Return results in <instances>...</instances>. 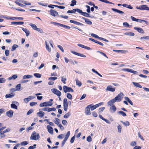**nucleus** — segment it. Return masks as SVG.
I'll use <instances>...</instances> for the list:
<instances>
[{
    "instance_id": "1",
    "label": "nucleus",
    "mask_w": 149,
    "mask_h": 149,
    "mask_svg": "<svg viewBox=\"0 0 149 149\" xmlns=\"http://www.w3.org/2000/svg\"><path fill=\"white\" fill-rule=\"evenodd\" d=\"M121 100V99H119L117 96H116L114 98L109 101L107 102V104L109 106H111L116 102H119Z\"/></svg>"
},
{
    "instance_id": "2",
    "label": "nucleus",
    "mask_w": 149,
    "mask_h": 149,
    "mask_svg": "<svg viewBox=\"0 0 149 149\" xmlns=\"http://www.w3.org/2000/svg\"><path fill=\"white\" fill-rule=\"evenodd\" d=\"M40 138L39 134L38 133L36 134V132L34 131L33 132L31 137L30 139L31 140H38Z\"/></svg>"
},
{
    "instance_id": "3",
    "label": "nucleus",
    "mask_w": 149,
    "mask_h": 149,
    "mask_svg": "<svg viewBox=\"0 0 149 149\" xmlns=\"http://www.w3.org/2000/svg\"><path fill=\"white\" fill-rule=\"evenodd\" d=\"M53 104V103L50 102H45L43 103H41L39 106L40 107H49L52 106Z\"/></svg>"
},
{
    "instance_id": "4",
    "label": "nucleus",
    "mask_w": 149,
    "mask_h": 149,
    "mask_svg": "<svg viewBox=\"0 0 149 149\" xmlns=\"http://www.w3.org/2000/svg\"><path fill=\"white\" fill-rule=\"evenodd\" d=\"M51 24H54L55 25H57L58 26H60L61 27H63L66 29H70V26L63 24H61L53 22H51Z\"/></svg>"
},
{
    "instance_id": "5",
    "label": "nucleus",
    "mask_w": 149,
    "mask_h": 149,
    "mask_svg": "<svg viewBox=\"0 0 149 149\" xmlns=\"http://www.w3.org/2000/svg\"><path fill=\"white\" fill-rule=\"evenodd\" d=\"M63 90L64 92L66 93L68 92H74L73 90L71 87H67L66 86H64L63 87Z\"/></svg>"
},
{
    "instance_id": "6",
    "label": "nucleus",
    "mask_w": 149,
    "mask_h": 149,
    "mask_svg": "<svg viewBox=\"0 0 149 149\" xmlns=\"http://www.w3.org/2000/svg\"><path fill=\"white\" fill-rule=\"evenodd\" d=\"M63 109L65 111H67L68 108V102L66 98H64L63 100Z\"/></svg>"
},
{
    "instance_id": "7",
    "label": "nucleus",
    "mask_w": 149,
    "mask_h": 149,
    "mask_svg": "<svg viewBox=\"0 0 149 149\" xmlns=\"http://www.w3.org/2000/svg\"><path fill=\"white\" fill-rule=\"evenodd\" d=\"M52 91L54 94L60 97L61 95V92L56 88H52L51 89Z\"/></svg>"
},
{
    "instance_id": "8",
    "label": "nucleus",
    "mask_w": 149,
    "mask_h": 149,
    "mask_svg": "<svg viewBox=\"0 0 149 149\" xmlns=\"http://www.w3.org/2000/svg\"><path fill=\"white\" fill-rule=\"evenodd\" d=\"M91 106V105H88L85 108V113L87 115H90L91 114L90 111V106Z\"/></svg>"
},
{
    "instance_id": "9",
    "label": "nucleus",
    "mask_w": 149,
    "mask_h": 149,
    "mask_svg": "<svg viewBox=\"0 0 149 149\" xmlns=\"http://www.w3.org/2000/svg\"><path fill=\"white\" fill-rule=\"evenodd\" d=\"M106 90L111 92H113L115 90V87H113V86L111 85H109L107 86Z\"/></svg>"
},
{
    "instance_id": "10",
    "label": "nucleus",
    "mask_w": 149,
    "mask_h": 149,
    "mask_svg": "<svg viewBox=\"0 0 149 149\" xmlns=\"http://www.w3.org/2000/svg\"><path fill=\"white\" fill-rule=\"evenodd\" d=\"M71 52L73 54L79 56H80L83 58H85L86 57V56L85 55L80 53L74 51H72Z\"/></svg>"
},
{
    "instance_id": "11",
    "label": "nucleus",
    "mask_w": 149,
    "mask_h": 149,
    "mask_svg": "<svg viewBox=\"0 0 149 149\" xmlns=\"http://www.w3.org/2000/svg\"><path fill=\"white\" fill-rule=\"evenodd\" d=\"M50 14L54 17H55L56 15H58V12L54 10L51 9L50 10Z\"/></svg>"
},
{
    "instance_id": "12",
    "label": "nucleus",
    "mask_w": 149,
    "mask_h": 149,
    "mask_svg": "<svg viewBox=\"0 0 149 149\" xmlns=\"http://www.w3.org/2000/svg\"><path fill=\"white\" fill-rule=\"evenodd\" d=\"M47 128L48 132L51 134H53V129L52 127L49 125H48L47 126Z\"/></svg>"
},
{
    "instance_id": "13",
    "label": "nucleus",
    "mask_w": 149,
    "mask_h": 149,
    "mask_svg": "<svg viewBox=\"0 0 149 149\" xmlns=\"http://www.w3.org/2000/svg\"><path fill=\"white\" fill-rule=\"evenodd\" d=\"M116 110V108L115 106L114 105L111 107L110 108V111L111 113H114Z\"/></svg>"
},
{
    "instance_id": "14",
    "label": "nucleus",
    "mask_w": 149,
    "mask_h": 149,
    "mask_svg": "<svg viewBox=\"0 0 149 149\" xmlns=\"http://www.w3.org/2000/svg\"><path fill=\"white\" fill-rule=\"evenodd\" d=\"M134 29L137 31L139 32L140 33H144V32L143 30L141 28H138L136 27H134Z\"/></svg>"
},
{
    "instance_id": "15",
    "label": "nucleus",
    "mask_w": 149,
    "mask_h": 149,
    "mask_svg": "<svg viewBox=\"0 0 149 149\" xmlns=\"http://www.w3.org/2000/svg\"><path fill=\"white\" fill-rule=\"evenodd\" d=\"M77 45L79 47L85 49L87 50H89L91 49L89 47L85 46L84 45L81 44H77Z\"/></svg>"
},
{
    "instance_id": "16",
    "label": "nucleus",
    "mask_w": 149,
    "mask_h": 149,
    "mask_svg": "<svg viewBox=\"0 0 149 149\" xmlns=\"http://www.w3.org/2000/svg\"><path fill=\"white\" fill-rule=\"evenodd\" d=\"M70 22L71 23H72L77 25H80L81 26H83L84 25L83 24L79 22L75 21L74 20H70Z\"/></svg>"
},
{
    "instance_id": "17",
    "label": "nucleus",
    "mask_w": 149,
    "mask_h": 149,
    "mask_svg": "<svg viewBox=\"0 0 149 149\" xmlns=\"http://www.w3.org/2000/svg\"><path fill=\"white\" fill-rule=\"evenodd\" d=\"M82 18L84 20L85 22L88 24L91 25L92 24V22L89 19L82 17Z\"/></svg>"
},
{
    "instance_id": "18",
    "label": "nucleus",
    "mask_w": 149,
    "mask_h": 149,
    "mask_svg": "<svg viewBox=\"0 0 149 149\" xmlns=\"http://www.w3.org/2000/svg\"><path fill=\"white\" fill-rule=\"evenodd\" d=\"M111 10L114 12H117L118 13L120 14H122L124 13L123 12L115 8H112Z\"/></svg>"
},
{
    "instance_id": "19",
    "label": "nucleus",
    "mask_w": 149,
    "mask_h": 149,
    "mask_svg": "<svg viewBox=\"0 0 149 149\" xmlns=\"http://www.w3.org/2000/svg\"><path fill=\"white\" fill-rule=\"evenodd\" d=\"M37 114L39 117L42 118L44 116L45 113L42 111H40L39 112H38Z\"/></svg>"
},
{
    "instance_id": "20",
    "label": "nucleus",
    "mask_w": 149,
    "mask_h": 149,
    "mask_svg": "<svg viewBox=\"0 0 149 149\" xmlns=\"http://www.w3.org/2000/svg\"><path fill=\"white\" fill-rule=\"evenodd\" d=\"M22 30L26 33V36H28L30 34V32L28 30L22 27Z\"/></svg>"
},
{
    "instance_id": "21",
    "label": "nucleus",
    "mask_w": 149,
    "mask_h": 149,
    "mask_svg": "<svg viewBox=\"0 0 149 149\" xmlns=\"http://www.w3.org/2000/svg\"><path fill=\"white\" fill-rule=\"evenodd\" d=\"M141 10H149V7L146 5H142L141 6Z\"/></svg>"
},
{
    "instance_id": "22",
    "label": "nucleus",
    "mask_w": 149,
    "mask_h": 149,
    "mask_svg": "<svg viewBox=\"0 0 149 149\" xmlns=\"http://www.w3.org/2000/svg\"><path fill=\"white\" fill-rule=\"evenodd\" d=\"M132 83L135 87H136L139 88H141L142 87V86L138 83L132 82Z\"/></svg>"
},
{
    "instance_id": "23",
    "label": "nucleus",
    "mask_w": 149,
    "mask_h": 149,
    "mask_svg": "<svg viewBox=\"0 0 149 149\" xmlns=\"http://www.w3.org/2000/svg\"><path fill=\"white\" fill-rule=\"evenodd\" d=\"M120 122L123 125L126 126H128L130 125V123L128 121H126L125 122H123L122 121H120Z\"/></svg>"
},
{
    "instance_id": "24",
    "label": "nucleus",
    "mask_w": 149,
    "mask_h": 149,
    "mask_svg": "<svg viewBox=\"0 0 149 149\" xmlns=\"http://www.w3.org/2000/svg\"><path fill=\"white\" fill-rule=\"evenodd\" d=\"M123 7L128 8L129 9H132L133 8L130 5H127L126 4H123L122 5Z\"/></svg>"
},
{
    "instance_id": "25",
    "label": "nucleus",
    "mask_w": 149,
    "mask_h": 149,
    "mask_svg": "<svg viewBox=\"0 0 149 149\" xmlns=\"http://www.w3.org/2000/svg\"><path fill=\"white\" fill-rule=\"evenodd\" d=\"M45 45H46V49L48 51L50 52H51V48H50L49 47V45L47 43V42L46 41L45 42Z\"/></svg>"
},
{
    "instance_id": "26",
    "label": "nucleus",
    "mask_w": 149,
    "mask_h": 149,
    "mask_svg": "<svg viewBox=\"0 0 149 149\" xmlns=\"http://www.w3.org/2000/svg\"><path fill=\"white\" fill-rule=\"evenodd\" d=\"M19 105H17L15 104H11L10 105V106L11 108L17 109H18L17 106H19Z\"/></svg>"
},
{
    "instance_id": "27",
    "label": "nucleus",
    "mask_w": 149,
    "mask_h": 149,
    "mask_svg": "<svg viewBox=\"0 0 149 149\" xmlns=\"http://www.w3.org/2000/svg\"><path fill=\"white\" fill-rule=\"evenodd\" d=\"M118 114H120L122 115L123 116L125 117L126 116H127L126 114L123 111H118L117 112Z\"/></svg>"
},
{
    "instance_id": "28",
    "label": "nucleus",
    "mask_w": 149,
    "mask_h": 149,
    "mask_svg": "<svg viewBox=\"0 0 149 149\" xmlns=\"http://www.w3.org/2000/svg\"><path fill=\"white\" fill-rule=\"evenodd\" d=\"M124 35H128L129 36H134L135 34L134 33L131 32H126L124 33Z\"/></svg>"
},
{
    "instance_id": "29",
    "label": "nucleus",
    "mask_w": 149,
    "mask_h": 149,
    "mask_svg": "<svg viewBox=\"0 0 149 149\" xmlns=\"http://www.w3.org/2000/svg\"><path fill=\"white\" fill-rule=\"evenodd\" d=\"M33 77L32 75L28 74L27 75H24L23 76V79H29L30 78H32Z\"/></svg>"
},
{
    "instance_id": "30",
    "label": "nucleus",
    "mask_w": 149,
    "mask_h": 149,
    "mask_svg": "<svg viewBox=\"0 0 149 149\" xmlns=\"http://www.w3.org/2000/svg\"><path fill=\"white\" fill-rule=\"evenodd\" d=\"M125 99L131 105H133V102H132L130 100L129 98L127 97H125Z\"/></svg>"
},
{
    "instance_id": "31",
    "label": "nucleus",
    "mask_w": 149,
    "mask_h": 149,
    "mask_svg": "<svg viewBox=\"0 0 149 149\" xmlns=\"http://www.w3.org/2000/svg\"><path fill=\"white\" fill-rule=\"evenodd\" d=\"M118 131L119 133H120L121 132L122 127L119 124L117 126Z\"/></svg>"
},
{
    "instance_id": "32",
    "label": "nucleus",
    "mask_w": 149,
    "mask_h": 149,
    "mask_svg": "<svg viewBox=\"0 0 149 149\" xmlns=\"http://www.w3.org/2000/svg\"><path fill=\"white\" fill-rule=\"evenodd\" d=\"M29 25H30L32 27V28L34 30H36V29L37 28L36 25L35 24L31 23L29 24Z\"/></svg>"
},
{
    "instance_id": "33",
    "label": "nucleus",
    "mask_w": 149,
    "mask_h": 149,
    "mask_svg": "<svg viewBox=\"0 0 149 149\" xmlns=\"http://www.w3.org/2000/svg\"><path fill=\"white\" fill-rule=\"evenodd\" d=\"M42 94L41 93H38L36 94V95L37 96V98L38 100H41L42 98H43V97L42 96H37L38 95H41Z\"/></svg>"
},
{
    "instance_id": "34",
    "label": "nucleus",
    "mask_w": 149,
    "mask_h": 149,
    "mask_svg": "<svg viewBox=\"0 0 149 149\" xmlns=\"http://www.w3.org/2000/svg\"><path fill=\"white\" fill-rule=\"evenodd\" d=\"M77 85L80 87L81 85V81H79L78 79H76L75 80Z\"/></svg>"
},
{
    "instance_id": "35",
    "label": "nucleus",
    "mask_w": 149,
    "mask_h": 149,
    "mask_svg": "<svg viewBox=\"0 0 149 149\" xmlns=\"http://www.w3.org/2000/svg\"><path fill=\"white\" fill-rule=\"evenodd\" d=\"M18 47V46L17 45L14 44V45L11 49V51H14L15 50L16 48Z\"/></svg>"
},
{
    "instance_id": "36",
    "label": "nucleus",
    "mask_w": 149,
    "mask_h": 149,
    "mask_svg": "<svg viewBox=\"0 0 149 149\" xmlns=\"http://www.w3.org/2000/svg\"><path fill=\"white\" fill-rule=\"evenodd\" d=\"M124 96V94L122 93H120L118 94V95L117 96L119 98V99H121L123 97V96Z\"/></svg>"
},
{
    "instance_id": "37",
    "label": "nucleus",
    "mask_w": 149,
    "mask_h": 149,
    "mask_svg": "<svg viewBox=\"0 0 149 149\" xmlns=\"http://www.w3.org/2000/svg\"><path fill=\"white\" fill-rule=\"evenodd\" d=\"M70 131H68L67 133L65 135V138H64V139L65 140H67L68 138L69 137V136L70 135Z\"/></svg>"
},
{
    "instance_id": "38",
    "label": "nucleus",
    "mask_w": 149,
    "mask_h": 149,
    "mask_svg": "<svg viewBox=\"0 0 149 149\" xmlns=\"http://www.w3.org/2000/svg\"><path fill=\"white\" fill-rule=\"evenodd\" d=\"M15 3L17 4L18 6H20L23 7H26V6L25 5L19 3L18 2L15 1Z\"/></svg>"
},
{
    "instance_id": "39",
    "label": "nucleus",
    "mask_w": 149,
    "mask_h": 149,
    "mask_svg": "<svg viewBox=\"0 0 149 149\" xmlns=\"http://www.w3.org/2000/svg\"><path fill=\"white\" fill-rule=\"evenodd\" d=\"M81 15L84 16L85 17H90L89 16V14L87 13L86 12H83L82 14H81Z\"/></svg>"
},
{
    "instance_id": "40",
    "label": "nucleus",
    "mask_w": 149,
    "mask_h": 149,
    "mask_svg": "<svg viewBox=\"0 0 149 149\" xmlns=\"http://www.w3.org/2000/svg\"><path fill=\"white\" fill-rule=\"evenodd\" d=\"M29 143V142L27 141H23L20 143V144L22 146H25Z\"/></svg>"
},
{
    "instance_id": "41",
    "label": "nucleus",
    "mask_w": 149,
    "mask_h": 149,
    "mask_svg": "<svg viewBox=\"0 0 149 149\" xmlns=\"http://www.w3.org/2000/svg\"><path fill=\"white\" fill-rule=\"evenodd\" d=\"M76 12V10L75 9H74L72 10H68L67 13H74Z\"/></svg>"
},
{
    "instance_id": "42",
    "label": "nucleus",
    "mask_w": 149,
    "mask_h": 149,
    "mask_svg": "<svg viewBox=\"0 0 149 149\" xmlns=\"http://www.w3.org/2000/svg\"><path fill=\"white\" fill-rule=\"evenodd\" d=\"M71 115V113L70 112L66 113L63 116L65 118H69Z\"/></svg>"
},
{
    "instance_id": "43",
    "label": "nucleus",
    "mask_w": 149,
    "mask_h": 149,
    "mask_svg": "<svg viewBox=\"0 0 149 149\" xmlns=\"http://www.w3.org/2000/svg\"><path fill=\"white\" fill-rule=\"evenodd\" d=\"M123 25L125 26L126 27H131V25H129L128 23L127 22H125L123 23Z\"/></svg>"
},
{
    "instance_id": "44",
    "label": "nucleus",
    "mask_w": 149,
    "mask_h": 149,
    "mask_svg": "<svg viewBox=\"0 0 149 149\" xmlns=\"http://www.w3.org/2000/svg\"><path fill=\"white\" fill-rule=\"evenodd\" d=\"M71 3H72L70 4V6H73L76 4L77 1L75 0H72L71 1Z\"/></svg>"
},
{
    "instance_id": "45",
    "label": "nucleus",
    "mask_w": 149,
    "mask_h": 149,
    "mask_svg": "<svg viewBox=\"0 0 149 149\" xmlns=\"http://www.w3.org/2000/svg\"><path fill=\"white\" fill-rule=\"evenodd\" d=\"M55 119L56 120V121L54 122V123L55 124L58 125L60 123V120L57 118H55Z\"/></svg>"
},
{
    "instance_id": "46",
    "label": "nucleus",
    "mask_w": 149,
    "mask_h": 149,
    "mask_svg": "<svg viewBox=\"0 0 149 149\" xmlns=\"http://www.w3.org/2000/svg\"><path fill=\"white\" fill-rule=\"evenodd\" d=\"M67 97L70 100H71L72 99V96L69 93H67Z\"/></svg>"
},
{
    "instance_id": "47",
    "label": "nucleus",
    "mask_w": 149,
    "mask_h": 149,
    "mask_svg": "<svg viewBox=\"0 0 149 149\" xmlns=\"http://www.w3.org/2000/svg\"><path fill=\"white\" fill-rule=\"evenodd\" d=\"M34 75L36 78H40L41 77V75L40 74L37 73H35L34 74Z\"/></svg>"
},
{
    "instance_id": "48",
    "label": "nucleus",
    "mask_w": 149,
    "mask_h": 149,
    "mask_svg": "<svg viewBox=\"0 0 149 149\" xmlns=\"http://www.w3.org/2000/svg\"><path fill=\"white\" fill-rule=\"evenodd\" d=\"M130 18L133 21H134L137 22H138L139 21V19H137L136 18L132 16H131Z\"/></svg>"
},
{
    "instance_id": "49",
    "label": "nucleus",
    "mask_w": 149,
    "mask_h": 149,
    "mask_svg": "<svg viewBox=\"0 0 149 149\" xmlns=\"http://www.w3.org/2000/svg\"><path fill=\"white\" fill-rule=\"evenodd\" d=\"M36 30L39 32H40V33H42L44 32L43 31L41 28H36Z\"/></svg>"
},
{
    "instance_id": "50",
    "label": "nucleus",
    "mask_w": 149,
    "mask_h": 149,
    "mask_svg": "<svg viewBox=\"0 0 149 149\" xmlns=\"http://www.w3.org/2000/svg\"><path fill=\"white\" fill-rule=\"evenodd\" d=\"M21 86V84H17L16 87L17 91H19L20 89Z\"/></svg>"
},
{
    "instance_id": "51",
    "label": "nucleus",
    "mask_w": 149,
    "mask_h": 149,
    "mask_svg": "<svg viewBox=\"0 0 149 149\" xmlns=\"http://www.w3.org/2000/svg\"><path fill=\"white\" fill-rule=\"evenodd\" d=\"M97 52H98V53H100V54H102V55L104 56L105 57H106L107 58H108V57L106 55L105 53H104L102 52H100V51H97Z\"/></svg>"
},
{
    "instance_id": "52",
    "label": "nucleus",
    "mask_w": 149,
    "mask_h": 149,
    "mask_svg": "<svg viewBox=\"0 0 149 149\" xmlns=\"http://www.w3.org/2000/svg\"><path fill=\"white\" fill-rule=\"evenodd\" d=\"M131 69L129 68H124L122 69V70L124 71H125L127 72H129L131 73Z\"/></svg>"
},
{
    "instance_id": "53",
    "label": "nucleus",
    "mask_w": 149,
    "mask_h": 149,
    "mask_svg": "<svg viewBox=\"0 0 149 149\" xmlns=\"http://www.w3.org/2000/svg\"><path fill=\"white\" fill-rule=\"evenodd\" d=\"M17 77V76L16 74H14L11 77H10V80L13 79H16Z\"/></svg>"
},
{
    "instance_id": "54",
    "label": "nucleus",
    "mask_w": 149,
    "mask_h": 149,
    "mask_svg": "<svg viewBox=\"0 0 149 149\" xmlns=\"http://www.w3.org/2000/svg\"><path fill=\"white\" fill-rule=\"evenodd\" d=\"M86 7L87 8L86 10V11L88 13H89L91 12L90 7L88 5H86Z\"/></svg>"
},
{
    "instance_id": "55",
    "label": "nucleus",
    "mask_w": 149,
    "mask_h": 149,
    "mask_svg": "<svg viewBox=\"0 0 149 149\" xmlns=\"http://www.w3.org/2000/svg\"><path fill=\"white\" fill-rule=\"evenodd\" d=\"M87 141L88 142H90L92 141V139L91 137L90 136H89L86 139Z\"/></svg>"
},
{
    "instance_id": "56",
    "label": "nucleus",
    "mask_w": 149,
    "mask_h": 149,
    "mask_svg": "<svg viewBox=\"0 0 149 149\" xmlns=\"http://www.w3.org/2000/svg\"><path fill=\"white\" fill-rule=\"evenodd\" d=\"M57 79V78L56 77H49L48 79V80H55Z\"/></svg>"
},
{
    "instance_id": "57",
    "label": "nucleus",
    "mask_w": 149,
    "mask_h": 149,
    "mask_svg": "<svg viewBox=\"0 0 149 149\" xmlns=\"http://www.w3.org/2000/svg\"><path fill=\"white\" fill-rule=\"evenodd\" d=\"M66 80V78H64L63 77H61V81L64 84H65V81Z\"/></svg>"
},
{
    "instance_id": "58",
    "label": "nucleus",
    "mask_w": 149,
    "mask_h": 149,
    "mask_svg": "<svg viewBox=\"0 0 149 149\" xmlns=\"http://www.w3.org/2000/svg\"><path fill=\"white\" fill-rule=\"evenodd\" d=\"M105 107L100 108L99 109V113H101L105 109Z\"/></svg>"
},
{
    "instance_id": "59",
    "label": "nucleus",
    "mask_w": 149,
    "mask_h": 149,
    "mask_svg": "<svg viewBox=\"0 0 149 149\" xmlns=\"http://www.w3.org/2000/svg\"><path fill=\"white\" fill-rule=\"evenodd\" d=\"M75 10H76V12H77L81 15V14H82L83 11L79 9H75Z\"/></svg>"
},
{
    "instance_id": "60",
    "label": "nucleus",
    "mask_w": 149,
    "mask_h": 149,
    "mask_svg": "<svg viewBox=\"0 0 149 149\" xmlns=\"http://www.w3.org/2000/svg\"><path fill=\"white\" fill-rule=\"evenodd\" d=\"M38 3L39 4L41 5L42 6H47L48 5V4L46 3H41V2H38Z\"/></svg>"
},
{
    "instance_id": "61",
    "label": "nucleus",
    "mask_w": 149,
    "mask_h": 149,
    "mask_svg": "<svg viewBox=\"0 0 149 149\" xmlns=\"http://www.w3.org/2000/svg\"><path fill=\"white\" fill-rule=\"evenodd\" d=\"M60 49V50L62 52H64V50L63 47L61 45H58L57 46Z\"/></svg>"
},
{
    "instance_id": "62",
    "label": "nucleus",
    "mask_w": 149,
    "mask_h": 149,
    "mask_svg": "<svg viewBox=\"0 0 149 149\" xmlns=\"http://www.w3.org/2000/svg\"><path fill=\"white\" fill-rule=\"evenodd\" d=\"M75 139V136H73L71 139L70 142L71 143H73L74 140Z\"/></svg>"
},
{
    "instance_id": "63",
    "label": "nucleus",
    "mask_w": 149,
    "mask_h": 149,
    "mask_svg": "<svg viewBox=\"0 0 149 149\" xmlns=\"http://www.w3.org/2000/svg\"><path fill=\"white\" fill-rule=\"evenodd\" d=\"M141 39H145L146 40H149V36H143L141 37Z\"/></svg>"
},
{
    "instance_id": "64",
    "label": "nucleus",
    "mask_w": 149,
    "mask_h": 149,
    "mask_svg": "<svg viewBox=\"0 0 149 149\" xmlns=\"http://www.w3.org/2000/svg\"><path fill=\"white\" fill-rule=\"evenodd\" d=\"M62 123L64 125H66L68 122L66 120H63L62 121Z\"/></svg>"
}]
</instances>
